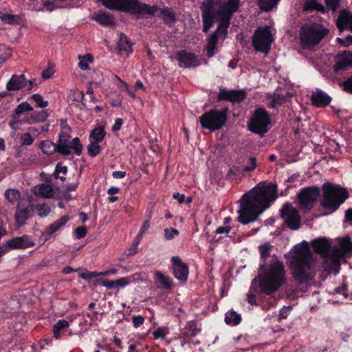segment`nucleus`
Here are the masks:
<instances>
[{
    "label": "nucleus",
    "mask_w": 352,
    "mask_h": 352,
    "mask_svg": "<svg viewBox=\"0 0 352 352\" xmlns=\"http://www.w3.org/2000/svg\"><path fill=\"white\" fill-rule=\"evenodd\" d=\"M249 163H250L249 165H247L246 166L244 167V170L246 171L253 170L256 168V158H254V157L250 158Z\"/></svg>",
    "instance_id": "69168bd1"
},
{
    "label": "nucleus",
    "mask_w": 352,
    "mask_h": 352,
    "mask_svg": "<svg viewBox=\"0 0 352 352\" xmlns=\"http://www.w3.org/2000/svg\"><path fill=\"white\" fill-rule=\"evenodd\" d=\"M272 247V245L267 243L259 246L261 256L263 259V263H264L266 261H270L272 258H276L275 256H270Z\"/></svg>",
    "instance_id": "58836bf2"
},
{
    "label": "nucleus",
    "mask_w": 352,
    "mask_h": 352,
    "mask_svg": "<svg viewBox=\"0 0 352 352\" xmlns=\"http://www.w3.org/2000/svg\"><path fill=\"white\" fill-rule=\"evenodd\" d=\"M34 206L31 205L23 208L18 206L14 214V218L19 226H22L26 223L27 220L31 217V210Z\"/></svg>",
    "instance_id": "4be33fe9"
},
{
    "label": "nucleus",
    "mask_w": 352,
    "mask_h": 352,
    "mask_svg": "<svg viewBox=\"0 0 352 352\" xmlns=\"http://www.w3.org/2000/svg\"><path fill=\"white\" fill-rule=\"evenodd\" d=\"M7 200L10 203H14L20 197V192L16 189H8L5 192Z\"/></svg>",
    "instance_id": "a18cd8bd"
},
{
    "label": "nucleus",
    "mask_w": 352,
    "mask_h": 352,
    "mask_svg": "<svg viewBox=\"0 0 352 352\" xmlns=\"http://www.w3.org/2000/svg\"><path fill=\"white\" fill-rule=\"evenodd\" d=\"M101 151V147L99 142L91 141L87 146V153L91 157H95L98 155Z\"/></svg>",
    "instance_id": "a19ab883"
},
{
    "label": "nucleus",
    "mask_w": 352,
    "mask_h": 352,
    "mask_svg": "<svg viewBox=\"0 0 352 352\" xmlns=\"http://www.w3.org/2000/svg\"><path fill=\"white\" fill-rule=\"evenodd\" d=\"M270 124V117L265 110L257 109L249 123L251 131L263 135L268 131V125Z\"/></svg>",
    "instance_id": "9b49d317"
},
{
    "label": "nucleus",
    "mask_w": 352,
    "mask_h": 352,
    "mask_svg": "<svg viewBox=\"0 0 352 352\" xmlns=\"http://www.w3.org/2000/svg\"><path fill=\"white\" fill-rule=\"evenodd\" d=\"M69 140V133H60L59 134L58 140L56 143L58 153L63 155H69L74 151L77 155H80L82 151V146L80 143V139L75 138L72 141Z\"/></svg>",
    "instance_id": "9d476101"
},
{
    "label": "nucleus",
    "mask_w": 352,
    "mask_h": 352,
    "mask_svg": "<svg viewBox=\"0 0 352 352\" xmlns=\"http://www.w3.org/2000/svg\"><path fill=\"white\" fill-rule=\"evenodd\" d=\"M259 286L262 292L270 295L278 290L286 283V271L282 261L272 258L260 266L258 274Z\"/></svg>",
    "instance_id": "20e7f679"
},
{
    "label": "nucleus",
    "mask_w": 352,
    "mask_h": 352,
    "mask_svg": "<svg viewBox=\"0 0 352 352\" xmlns=\"http://www.w3.org/2000/svg\"><path fill=\"white\" fill-rule=\"evenodd\" d=\"M79 276L82 279L89 280L91 278L98 277L99 274H98L97 272H82V273L80 274Z\"/></svg>",
    "instance_id": "6e6d98bb"
},
{
    "label": "nucleus",
    "mask_w": 352,
    "mask_h": 352,
    "mask_svg": "<svg viewBox=\"0 0 352 352\" xmlns=\"http://www.w3.org/2000/svg\"><path fill=\"white\" fill-rule=\"evenodd\" d=\"M32 98L36 103L38 107L44 108L48 105V102L44 101L42 96L38 94L32 95Z\"/></svg>",
    "instance_id": "8fccbe9b"
},
{
    "label": "nucleus",
    "mask_w": 352,
    "mask_h": 352,
    "mask_svg": "<svg viewBox=\"0 0 352 352\" xmlns=\"http://www.w3.org/2000/svg\"><path fill=\"white\" fill-rule=\"evenodd\" d=\"M292 310L291 307H283L279 311V319H285L286 318L289 314H290Z\"/></svg>",
    "instance_id": "4d7b16f0"
},
{
    "label": "nucleus",
    "mask_w": 352,
    "mask_h": 352,
    "mask_svg": "<svg viewBox=\"0 0 352 352\" xmlns=\"http://www.w3.org/2000/svg\"><path fill=\"white\" fill-rule=\"evenodd\" d=\"M132 43L124 34H120V41L118 43V48L120 51H124L129 54L132 51Z\"/></svg>",
    "instance_id": "f704fd0d"
},
{
    "label": "nucleus",
    "mask_w": 352,
    "mask_h": 352,
    "mask_svg": "<svg viewBox=\"0 0 352 352\" xmlns=\"http://www.w3.org/2000/svg\"><path fill=\"white\" fill-rule=\"evenodd\" d=\"M168 329L166 327H160L155 330V340L162 339L164 340L168 333Z\"/></svg>",
    "instance_id": "5fc2aeb1"
},
{
    "label": "nucleus",
    "mask_w": 352,
    "mask_h": 352,
    "mask_svg": "<svg viewBox=\"0 0 352 352\" xmlns=\"http://www.w3.org/2000/svg\"><path fill=\"white\" fill-rule=\"evenodd\" d=\"M177 59L179 65L184 67H194L201 64L197 55L184 50L177 52Z\"/></svg>",
    "instance_id": "f3484780"
},
{
    "label": "nucleus",
    "mask_w": 352,
    "mask_h": 352,
    "mask_svg": "<svg viewBox=\"0 0 352 352\" xmlns=\"http://www.w3.org/2000/svg\"><path fill=\"white\" fill-rule=\"evenodd\" d=\"M320 190L317 187L304 188L298 195L300 208L303 210H310L317 201Z\"/></svg>",
    "instance_id": "4468645a"
},
{
    "label": "nucleus",
    "mask_w": 352,
    "mask_h": 352,
    "mask_svg": "<svg viewBox=\"0 0 352 352\" xmlns=\"http://www.w3.org/2000/svg\"><path fill=\"white\" fill-rule=\"evenodd\" d=\"M38 194L44 198H50L54 196V190L50 185L42 184L38 186Z\"/></svg>",
    "instance_id": "e433bc0d"
},
{
    "label": "nucleus",
    "mask_w": 352,
    "mask_h": 352,
    "mask_svg": "<svg viewBox=\"0 0 352 352\" xmlns=\"http://www.w3.org/2000/svg\"><path fill=\"white\" fill-rule=\"evenodd\" d=\"M33 109L27 102L19 104L14 110L12 120L9 122V126L14 130H16V124H21L23 121L19 119V116L25 111H31Z\"/></svg>",
    "instance_id": "a211bd4d"
},
{
    "label": "nucleus",
    "mask_w": 352,
    "mask_h": 352,
    "mask_svg": "<svg viewBox=\"0 0 352 352\" xmlns=\"http://www.w3.org/2000/svg\"><path fill=\"white\" fill-rule=\"evenodd\" d=\"M54 74V71L52 68L47 67L46 69H45L41 74V76L44 79H48L50 78Z\"/></svg>",
    "instance_id": "e2e57ef3"
},
{
    "label": "nucleus",
    "mask_w": 352,
    "mask_h": 352,
    "mask_svg": "<svg viewBox=\"0 0 352 352\" xmlns=\"http://www.w3.org/2000/svg\"><path fill=\"white\" fill-rule=\"evenodd\" d=\"M68 221L69 217L67 216H63L59 219L56 220L53 223L46 227L43 232V234L51 236L52 234H54V232L58 231L60 228L65 226Z\"/></svg>",
    "instance_id": "bb28decb"
},
{
    "label": "nucleus",
    "mask_w": 352,
    "mask_h": 352,
    "mask_svg": "<svg viewBox=\"0 0 352 352\" xmlns=\"http://www.w3.org/2000/svg\"><path fill=\"white\" fill-rule=\"evenodd\" d=\"M199 329L194 321L187 322L186 327L182 330L181 335L184 338H191L195 336L199 332Z\"/></svg>",
    "instance_id": "cd10ccee"
},
{
    "label": "nucleus",
    "mask_w": 352,
    "mask_h": 352,
    "mask_svg": "<svg viewBox=\"0 0 352 352\" xmlns=\"http://www.w3.org/2000/svg\"><path fill=\"white\" fill-rule=\"evenodd\" d=\"M245 94L241 91H226L221 89L219 98L220 99L228 100L232 102H239L245 98Z\"/></svg>",
    "instance_id": "393cba45"
},
{
    "label": "nucleus",
    "mask_w": 352,
    "mask_h": 352,
    "mask_svg": "<svg viewBox=\"0 0 352 352\" xmlns=\"http://www.w3.org/2000/svg\"><path fill=\"white\" fill-rule=\"evenodd\" d=\"M305 9L307 10H322L323 6L321 4L317 3L316 1L313 0V1H308L306 3V4L305 6Z\"/></svg>",
    "instance_id": "3c124183"
},
{
    "label": "nucleus",
    "mask_w": 352,
    "mask_h": 352,
    "mask_svg": "<svg viewBox=\"0 0 352 352\" xmlns=\"http://www.w3.org/2000/svg\"><path fill=\"white\" fill-rule=\"evenodd\" d=\"M352 64V53L351 52H344L337 58V61L334 65L336 71L344 69Z\"/></svg>",
    "instance_id": "a878e982"
},
{
    "label": "nucleus",
    "mask_w": 352,
    "mask_h": 352,
    "mask_svg": "<svg viewBox=\"0 0 352 352\" xmlns=\"http://www.w3.org/2000/svg\"><path fill=\"white\" fill-rule=\"evenodd\" d=\"M149 227H150L149 221L146 220L144 222V223L143 224V226L140 230V234H138V236L136 237V239L133 241L132 247L129 249V254H133L136 252V248H137L138 245L140 243V238H141L142 234L144 233L148 230V228Z\"/></svg>",
    "instance_id": "c9c22d12"
},
{
    "label": "nucleus",
    "mask_w": 352,
    "mask_h": 352,
    "mask_svg": "<svg viewBox=\"0 0 352 352\" xmlns=\"http://www.w3.org/2000/svg\"><path fill=\"white\" fill-rule=\"evenodd\" d=\"M69 327V323L68 321L65 320H58L54 326H53V333L54 337L56 339L60 338V335L66 332L67 329Z\"/></svg>",
    "instance_id": "7c9ffc66"
},
{
    "label": "nucleus",
    "mask_w": 352,
    "mask_h": 352,
    "mask_svg": "<svg viewBox=\"0 0 352 352\" xmlns=\"http://www.w3.org/2000/svg\"><path fill=\"white\" fill-rule=\"evenodd\" d=\"M228 28V27L219 23L215 32L208 36L205 50L209 58L214 56L219 52L223 41L227 37Z\"/></svg>",
    "instance_id": "0eeeda50"
},
{
    "label": "nucleus",
    "mask_w": 352,
    "mask_h": 352,
    "mask_svg": "<svg viewBox=\"0 0 352 352\" xmlns=\"http://www.w3.org/2000/svg\"><path fill=\"white\" fill-rule=\"evenodd\" d=\"M281 217L287 226L297 230L300 225V218L298 210L289 204H285L281 210Z\"/></svg>",
    "instance_id": "2eb2a0df"
},
{
    "label": "nucleus",
    "mask_w": 352,
    "mask_h": 352,
    "mask_svg": "<svg viewBox=\"0 0 352 352\" xmlns=\"http://www.w3.org/2000/svg\"><path fill=\"white\" fill-rule=\"evenodd\" d=\"M22 144L23 145H30L34 140L29 133H24L21 137Z\"/></svg>",
    "instance_id": "13d9d810"
},
{
    "label": "nucleus",
    "mask_w": 352,
    "mask_h": 352,
    "mask_svg": "<svg viewBox=\"0 0 352 352\" xmlns=\"http://www.w3.org/2000/svg\"><path fill=\"white\" fill-rule=\"evenodd\" d=\"M287 258L292 276L300 284L309 283L320 270L318 262L306 241L295 245L288 253Z\"/></svg>",
    "instance_id": "f03ea898"
},
{
    "label": "nucleus",
    "mask_w": 352,
    "mask_h": 352,
    "mask_svg": "<svg viewBox=\"0 0 352 352\" xmlns=\"http://www.w3.org/2000/svg\"><path fill=\"white\" fill-rule=\"evenodd\" d=\"M12 56V50L6 45H0V64L4 63Z\"/></svg>",
    "instance_id": "79ce46f5"
},
{
    "label": "nucleus",
    "mask_w": 352,
    "mask_h": 352,
    "mask_svg": "<svg viewBox=\"0 0 352 352\" xmlns=\"http://www.w3.org/2000/svg\"><path fill=\"white\" fill-rule=\"evenodd\" d=\"M35 208L37 210L38 215L40 217L47 216L51 211L50 208L45 204H38L35 206Z\"/></svg>",
    "instance_id": "de8ad7c7"
},
{
    "label": "nucleus",
    "mask_w": 352,
    "mask_h": 352,
    "mask_svg": "<svg viewBox=\"0 0 352 352\" xmlns=\"http://www.w3.org/2000/svg\"><path fill=\"white\" fill-rule=\"evenodd\" d=\"M17 238L21 249H25L35 245V243L28 235H23Z\"/></svg>",
    "instance_id": "c03bdc74"
},
{
    "label": "nucleus",
    "mask_w": 352,
    "mask_h": 352,
    "mask_svg": "<svg viewBox=\"0 0 352 352\" xmlns=\"http://www.w3.org/2000/svg\"><path fill=\"white\" fill-rule=\"evenodd\" d=\"M172 268L175 277L181 283H186L188 277V266L180 257L174 256L171 258Z\"/></svg>",
    "instance_id": "dca6fc26"
},
{
    "label": "nucleus",
    "mask_w": 352,
    "mask_h": 352,
    "mask_svg": "<svg viewBox=\"0 0 352 352\" xmlns=\"http://www.w3.org/2000/svg\"><path fill=\"white\" fill-rule=\"evenodd\" d=\"M311 245L322 256V267L329 273H337L341 259L352 255V241L347 236L340 240L338 247L333 248H331L330 241L324 237L312 240Z\"/></svg>",
    "instance_id": "7ed1b4c3"
},
{
    "label": "nucleus",
    "mask_w": 352,
    "mask_h": 352,
    "mask_svg": "<svg viewBox=\"0 0 352 352\" xmlns=\"http://www.w3.org/2000/svg\"><path fill=\"white\" fill-rule=\"evenodd\" d=\"M219 4L217 0L204 1L201 6L202 19L204 23L203 31L206 32L212 27L213 20L216 18L219 21L217 8Z\"/></svg>",
    "instance_id": "ddd939ff"
},
{
    "label": "nucleus",
    "mask_w": 352,
    "mask_h": 352,
    "mask_svg": "<svg viewBox=\"0 0 352 352\" xmlns=\"http://www.w3.org/2000/svg\"><path fill=\"white\" fill-rule=\"evenodd\" d=\"M0 19L8 24H16L19 23L17 16L0 12Z\"/></svg>",
    "instance_id": "49530a36"
},
{
    "label": "nucleus",
    "mask_w": 352,
    "mask_h": 352,
    "mask_svg": "<svg viewBox=\"0 0 352 352\" xmlns=\"http://www.w3.org/2000/svg\"><path fill=\"white\" fill-rule=\"evenodd\" d=\"M79 63L78 66L82 70H87L89 69V63H92L94 60L93 56L90 54L85 56H78Z\"/></svg>",
    "instance_id": "ea45409f"
},
{
    "label": "nucleus",
    "mask_w": 352,
    "mask_h": 352,
    "mask_svg": "<svg viewBox=\"0 0 352 352\" xmlns=\"http://www.w3.org/2000/svg\"><path fill=\"white\" fill-rule=\"evenodd\" d=\"M327 34V30L316 23H307L300 30V39L305 48H311L318 45Z\"/></svg>",
    "instance_id": "423d86ee"
},
{
    "label": "nucleus",
    "mask_w": 352,
    "mask_h": 352,
    "mask_svg": "<svg viewBox=\"0 0 352 352\" xmlns=\"http://www.w3.org/2000/svg\"><path fill=\"white\" fill-rule=\"evenodd\" d=\"M40 148L47 155L58 153L57 144L50 140L42 141L40 144Z\"/></svg>",
    "instance_id": "2f4dec72"
},
{
    "label": "nucleus",
    "mask_w": 352,
    "mask_h": 352,
    "mask_svg": "<svg viewBox=\"0 0 352 352\" xmlns=\"http://www.w3.org/2000/svg\"><path fill=\"white\" fill-rule=\"evenodd\" d=\"M67 173V168L65 166H63L62 163L58 162L55 168L54 176L55 178H58L60 174L65 175Z\"/></svg>",
    "instance_id": "603ef678"
},
{
    "label": "nucleus",
    "mask_w": 352,
    "mask_h": 352,
    "mask_svg": "<svg viewBox=\"0 0 352 352\" xmlns=\"http://www.w3.org/2000/svg\"><path fill=\"white\" fill-rule=\"evenodd\" d=\"M276 186L260 183L241 199L238 220L243 224L254 221L276 199Z\"/></svg>",
    "instance_id": "f257e3e1"
},
{
    "label": "nucleus",
    "mask_w": 352,
    "mask_h": 352,
    "mask_svg": "<svg viewBox=\"0 0 352 352\" xmlns=\"http://www.w3.org/2000/svg\"><path fill=\"white\" fill-rule=\"evenodd\" d=\"M164 237L167 240H172L174 238H175L177 236L179 235V231L177 229H175L173 228L164 229Z\"/></svg>",
    "instance_id": "09e8293b"
},
{
    "label": "nucleus",
    "mask_w": 352,
    "mask_h": 352,
    "mask_svg": "<svg viewBox=\"0 0 352 352\" xmlns=\"http://www.w3.org/2000/svg\"><path fill=\"white\" fill-rule=\"evenodd\" d=\"M274 41L272 30L269 26L259 27L255 30L252 38L254 49L264 53H267Z\"/></svg>",
    "instance_id": "6e6552de"
},
{
    "label": "nucleus",
    "mask_w": 352,
    "mask_h": 352,
    "mask_svg": "<svg viewBox=\"0 0 352 352\" xmlns=\"http://www.w3.org/2000/svg\"><path fill=\"white\" fill-rule=\"evenodd\" d=\"M266 302H267V304L263 305V308L268 309H270L271 307H274L276 305L277 299L274 298L273 297H270L266 300Z\"/></svg>",
    "instance_id": "bf43d9fd"
},
{
    "label": "nucleus",
    "mask_w": 352,
    "mask_h": 352,
    "mask_svg": "<svg viewBox=\"0 0 352 352\" xmlns=\"http://www.w3.org/2000/svg\"><path fill=\"white\" fill-rule=\"evenodd\" d=\"M144 319L142 316H138L133 317V324L135 327H138L143 324Z\"/></svg>",
    "instance_id": "338daca9"
},
{
    "label": "nucleus",
    "mask_w": 352,
    "mask_h": 352,
    "mask_svg": "<svg viewBox=\"0 0 352 352\" xmlns=\"http://www.w3.org/2000/svg\"><path fill=\"white\" fill-rule=\"evenodd\" d=\"M331 98L320 89H316L312 93L311 102L313 104L318 107H325L328 105Z\"/></svg>",
    "instance_id": "aec40b11"
},
{
    "label": "nucleus",
    "mask_w": 352,
    "mask_h": 352,
    "mask_svg": "<svg viewBox=\"0 0 352 352\" xmlns=\"http://www.w3.org/2000/svg\"><path fill=\"white\" fill-rule=\"evenodd\" d=\"M280 0H258V5L261 10L269 11L276 6Z\"/></svg>",
    "instance_id": "37998d69"
},
{
    "label": "nucleus",
    "mask_w": 352,
    "mask_h": 352,
    "mask_svg": "<svg viewBox=\"0 0 352 352\" xmlns=\"http://www.w3.org/2000/svg\"><path fill=\"white\" fill-rule=\"evenodd\" d=\"M290 97V94L287 91L280 93L278 91H276L273 96L269 98L267 106L272 109L276 108L278 105L285 102Z\"/></svg>",
    "instance_id": "b1692460"
},
{
    "label": "nucleus",
    "mask_w": 352,
    "mask_h": 352,
    "mask_svg": "<svg viewBox=\"0 0 352 352\" xmlns=\"http://www.w3.org/2000/svg\"><path fill=\"white\" fill-rule=\"evenodd\" d=\"M6 246L10 249H21L20 243L18 241L17 237H14L8 241H6Z\"/></svg>",
    "instance_id": "864d4df0"
},
{
    "label": "nucleus",
    "mask_w": 352,
    "mask_h": 352,
    "mask_svg": "<svg viewBox=\"0 0 352 352\" xmlns=\"http://www.w3.org/2000/svg\"><path fill=\"white\" fill-rule=\"evenodd\" d=\"M337 26L340 31L349 29L352 32V14L346 10L342 11L337 20Z\"/></svg>",
    "instance_id": "5701e85b"
},
{
    "label": "nucleus",
    "mask_w": 352,
    "mask_h": 352,
    "mask_svg": "<svg viewBox=\"0 0 352 352\" xmlns=\"http://www.w3.org/2000/svg\"><path fill=\"white\" fill-rule=\"evenodd\" d=\"M27 80L24 74L12 75L6 85L8 91H16L25 87Z\"/></svg>",
    "instance_id": "412c9836"
},
{
    "label": "nucleus",
    "mask_w": 352,
    "mask_h": 352,
    "mask_svg": "<svg viewBox=\"0 0 352 352\" xmlns=\"http://www.w3.org/2000/svg\"><path fill=\"white\" fill-rule=\"evenodd\" d=\"M227 115L226 111L210 110L199 118V122L204 129L214 131L221 129L226 123Z\"/></svg>",
    "instance_id": "1a4fd4ad"
},
{
    "label": "nucleus",
    "mask_w": 352,
    "mask_h": 352,
    "mask_svg": "<svg viewBox=\"0 0 352 352\" xmlns=\"http://www.w3.org/2000/svg\"><path fill=\"white\" fill-rule=\"evenodd\" d=\"M106 132L104 128L102 126L94 129L89 135V139L92 142H101L105 137Z\"/></svg>",
    "instance_id": "72a5a7b5"
},
{
    "label": "nucleus",
    "mask_w": 352,
    "mask_h": 352,
    "mask_svg": "<svg viewBox=\"0 0 352 352\" xmlns=\"http://www.w3.org/2000/svg\"><path fill=\"white\" fill-rule=\"evenodd\" d=\"M60 127L62 129L61 133H69L72 131L70 126L67 124V120L64 119H61L60 120Z\"/></svg>",
    "instance_id": "680f3d73"
},
{
    "label": "nucleus",
    "mask_w": 352,
    "mask_h": 352,
    "mask_svg": "<svg viewBox=\"0 0 352 352\" xmlns=\"http://www.w3.org/2000/svg\"><path fill=\"white\" fill-rule=\"evenodd\" d=\"M76 234L78 239L84 238L87 234V229L85 226L78 227L76 230Z\"/></svg>",
    "instance_id": "052dcab7"
},
{
    "label": "nucleus",
    "mask_w": 352,
    "mask_h": 352,
    "mask_svg": "<svg viewBox=\"0 0 352 352\" xmlns=\"http://www.w3.org/2000/svg\"><path fill=\"white\" fill-rule=\"evenodd\" d=\"M173 286V279L160 272H155V287L170 291Z\"/></svg>",
    "instance_id": "6ab92c4d"
},
{
    "label": "nucleus",
    "mask_w": 352,
    "mask_h": 352,
    "mask_svg": "<svg viewBox=\"0 0 352 352\" xmlns=\"http://www.w3.org/2000/svg\"><path fill=\"white\" fill-rule=\"evenodd\" d=\"M122 123H123V120L122 118L116 119L114 124L113 125V126L111 128V131L113 132L119 131L121 129Z\"/></svg>",
    "instance_id": "774afa93"
},
{
    "label": "nucleus",
    "mask_w": 352,
    "mask_h": 352,
    "mask_svg": "<svg viewBox=\"0 0 352 352\" xmlns=\"http://www.w3.org/2000/svg\"><path fill=\"white\" fill-rule=\"evenodd\" d=\"M93 19L102 25H111L115 24L113 16L105 12H96L94 14Z\"/></svg>",
    "instance_id": "c85d7f7f"
},
{
    "label": "nucleus",
    "mask_w": 352,
    "mask_h": 352,
    "mask_svg": "<svg viewBox=\"0 0 352 352\" xmlns=\"http://www.w3.org/2000/svg\"><path fill=\"white\" fill-rule=\"evenodd\" d=\"M322 191L321 204L325 208L330 210L331 212L336 211L349 196L344 188L330 183L323 185Z\"/></svg>",
    "instance_id": "39448f33"
},
{
    "label": "nucleus",
    "mask_w": 352,
    "mask_h": 352,
    "mask_svg": "<svg viewBox=\"0 0 352 352\" xmlns=\"http://www.w3.org/2000/svg\"><path fill=\"white\" fill-rule=\"evenodd\" d=\"M159 16L166 24H173L176 21V14L171 8H163L160 10Z\"/></svg>",
    "instance_id": "c756f323"
},
{
    "label": "nucleus",
    "mask_w": 352,
    "mask_h": 352,
    "mask_svg": "<svg viewBox=\"0 0 352 352\" xmlns=\"http://www.w3.org/2000/svg\"><path fill=\"white\" fill-rule=\"evenodd\" d=\"M49 116L47 110H42L39 111H34L28 120H26L28 122H43Z\"/></svg>",
    "instance_id": "473e14b6"
},
{
    "label": "nucleus",
    "mask_w": 352,
    "mask_h": 352,
    "mask_svg": "<svg viewBox=\"0 0 352 352\" xmlns=\"http://www.w3.org/2000/svg\"><path fill=\"white\" fill-rule=\"evenodd\" d=\"M340 0H325L327 6L333 11L336 10L339 5Z\"/></svg>",
    "instance_id": "0e129e2a"
},
{
    "label": "nucleus",
    "mask_w": 352,
    "mask_h": 352,
    "mask_svg": "<svg viewBox=\"0 0 352 352\" xmlns=\"http://www.w3.org/2000/svg\"><path fill=\"white\" fill-rule=\"evenodd\" d=\"M217 8L219 23L226 27L230 25V20L233 12H236L239 6V0H228L221 2L219 0Z\"/></svg>",
    "instance_id": "f8f14e48"
},
{
    "label": "nucleus",
    "mask_w": 352,
    "mask_h": 352,
    "mask_svg": "<svg viewBox=\"0 0 352 352\" xmlns=\"http://www.w3.org/2000/svg\"><path fill=\"white\" fill-rule=\"evenodd\" d=\"M241 320V316L234 311H230L226 314L225 321L228 324L236 325Z\"/></svg>",
    "instance_id": "4c0bfd02"
}]
</instances>
